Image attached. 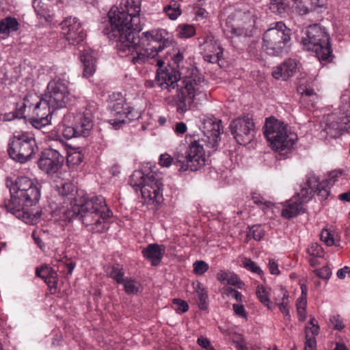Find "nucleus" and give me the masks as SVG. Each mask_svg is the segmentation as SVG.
<instances>
[{"label":"nucleus","mask_w":350,"mask_h":350,"mask_svg":"<svg viewBox=\"0 0 350 350\" xmlns=\"http://www.w3.org/2000/svg\"><path fill=\"white\" fill-rule=\"evenodd\" d=\"M140 27L137 29H103V33L110 40L116 42L119 54L127 57L135 66L150 63L158 53L172 44L168 38H165V30L146 31L139 35Z\"/></svg>","instance_id":"obj_1"},{"label":"nucleus","mask_w":350,"mask_h":350,"mask_svg":"<svg viewBox=\"0 0 350 350\" xmlns=\"http://www.w3.org/2000/svg\"><path fill=\"white\" fill-rule=\"evenodd\" d=\"M156 83L162 90L171 95L167 98L176 107V111L184 113L189 110L195 97L202 92L204 78L194 69L191 75L180 77L178 70L174 68L157 71Z\"/></svg>","instance_id":"obj_2"},{"label":"nucleus","mask_w":350,"mask_h":350,"mask_svg":"<svg viewBox=\"0 0 350 350\" xmlns=\"http://www.w3.org/2000/svg\"><path fill=\"white\" fill-rule=\"evenodd\" d=\"M5 185L10 193V198L5 199L3 202L5 210L26 224L37 223L41 213L38 211L33 213L29 207L35 205L40 200V189L38 185L27 176L16 178L8 177Z\"/></svg>","instance_id":"obj_3"},{"label":"nucleus","mask_w":350,"mask_h":350,"mask_svg":"<svg viewBox=\"0 0 350 350\" xmlns=\"http://www.w3.org/2000/svg\"><path fill=\"white\" fill-rule=\"evenodd\" d=\"M71 212L72 218L81 220L94 233L104 232L108 228L107 219L112 215L103 196L81 198L79 204L72 207Z\"/></svg>","instance_id":"obj_4"},{"label":"nucleus","mask_w":350,"mask_h":350,"mask_svg":"<svg viewBox=\"0 0 350 350\" xmlns=\"http://www.w3.org/2000/svg\"><path fill=\"white\" fill-rule=\"evenodd\" d=\"M142 0H121L120 8H113L108 12L109 29H137Z\"/></svg>","instance_id":"obj_5"},{"label":"nucleus","mask_w":350,"mask_h":350,"mask_svg":"<svg viewBox=\"0 0 350 350\" xmlns=\"http://www.w3.org/2000/svg\"><path fill=\"white\" fill-rule=\"evenodd\" d=\"M264 135L273 149L282 154L293 147L297 135L291 132L288 124L274 118H267Z\"/></svg>","instance_id":"obj_6"},{"label":"nucleus","mask_w":350,"mask_h":350,"mask_svg":"<svg viewBox=\"0 0 350 350\" xmlns=\"http://www.w3.org/2000/svg\"><path fill=\"white\" fill-rule=\"evenodd\" d=\"M301 38V43L306 49L314 51L321 62H331L334 55L329 42V35L319 25H309Z\"/></svg>","instance_id":"obj_7"},{"label":"nucleus","mask_w":350,"mask_h":350,"mask_svg":"<svg viewBox=\"0 0 350 350\" xmlns=\"http://www.w3.org/2000/svg\"><path fill=\"white\" fill-rule=\"evenodd\" d=\"M262 48L269 55H282L290 47L291 30L284 23L276 22L271 25L263 34Z\"/></svg>","instance_id":"obj_8"},{"label":"nucleus","mask_w":350,"mask_h":350,"mask_svg":"<svg viewBox=\"0 0 350 350\" xmlns=\"http://www.w3.org/2000/svg\"><path fill=\"white\" fill-rule=\"evenodd\" d=\"M189 146L184 154L179 152L175 154L176 165L179 167V171H197L205 165L206 144L202 139L196 135L189 136Z\"/></svg>","instance_id":"obj_9"},{"label":"nucleus","mask_w":350,"mask_h":350,"mask_svg":"<svg viewBox=\"0 0 350 350\" xmlns=\"http://www.w3.org/2000/svg\"><path fill=\"white\" fill-rule=\"evenodd\" d=\"M38 150L34 137L27 133L14 135L8 144V152L13 160L24 163Z\"/></svg>","instance_id":"obj_10"},{"label":"nucleus","mask_w":350,"mask_h":350,"mask_svg":"<svg viewBox=\"0 0 350 350\" xmlns=\"http://www.w3.org/2000/svg\"><path fill=\"white\" fill-rule=\"evenodd\" d=\"M66 152V144H60L58 149L53 147L45 149L40 155L38 161V167L48 174L56 173L64 162Z\"/></svg>","instance_id":"obj_11"},{"label":"nucleus","mask_w":350,"mask_h":350,"mask_svg":"<svg viewBox=\"0 0 350 350\" xmlns=\"http://www.w3.org/2000/svg\"><path fill=\"white\" fill-rule=\"evenodd\" d=\"M44 98L53 107V110L66 107L71 100L66 82L60 79L50 81L47 86V92Z\"/></svg>","instance_id":"obj_12"},{"label":"nucleus","mask_w":350,"mask_h":350,"mask_svg":"<svg viewBox=\"0 0 350 350\" xmlns=\"http://www.w3.org/2000/svg\"><path fill=\"white\" fill-rule=\"evenodd\" d=\"M229 127L232 135L239 144L246 145L254 137V123L249 115L233 120Z\"/></svg>","instance_id":"obj_13"},{"label":"nucleus","mask_w":350,"mask_h":350,"mask_svg":"<svg viewBox=\"0 0 350 350\" xmlns=\"http://www.w3.org/2000/svg\"><path fill=\"white\" fill-rule=\"evenodd\" d=\"M54 111L44 97H38V100L33 102L29 121L36 129H45L51 124V114Z\"/></svg>","instance_id":"obj_14"},{"label":"nucleus","mask_w":350,"mask_h":350,"mask_svg":"<svg viewBox=\"0 0 350 350\" xmlns=\"http://www.w3.org/2000/svg\"><path fill=\"white\" fill-rule=\"evenodd\" d=\"M95 111V105H88L83 111L78 112L75 115L67 113L64 116V122H73L75 129L78 131V135L87 137L90 135L94 126L93 113Z\"/></svg>","instance_id":"obj_15"},{"label":"nucleus","mask_w":350,"mask_h":350,"mask_svg":"<svg viewBox=\"0 0 350 350\" xmlns=\"http://www.w3.org/2000/svg\"><path fill=\"white\" fill-rule=\"evenodd\" d=\"M220 120L213 117L204 118L201 121L200 129L203 133L202 142L206 144L207 148L212 151L217 150L221 140L220 135L223 128Z\"/></svg>","instance_id":"obj_16"},{"label":"nucleus","mask_w":350,"mask_h":350,"mask_svg":"<svg viewBox=\"0 0 350 350\" xmlns=\"http://www.w3.org/2000/svg\"><path fill=\"white\" fill-rule=\"evenodd\" d=\"M230 31L237 36H252L255 31L256 16L253 12L236 11Z\"/></svg>","instance_id":"obj_17"},{"label":"nucleus","mask_w":350,"mask_h":350,"mask_svg":"<svg viewBox=\"0 0 350 350\" xmlns=\"http://www.w3.org/2000/svg\"><path fill=\"white\" fill-rule=\"evenodd\" d=\"M142 196L157 204L163 201V183L161 173L151 170L145 174V182L142 188Z\"/></svg>","instance_id":"obj_18"},{"label":"nucleus","mask_w":350,"mask_h":350,"mask_svg":"<svg viewBox=\"0 0 350 350\" xmlns=\"http://www.w3.org/2000/svg\"><path fill=\"white\" fill-rule=\"evenodd\" d=\"M62 33L70 44L77 45L84 40L86 33L76 17H66L60 24Z\"/></svg>","instance_id":"obj_19"},{"label":"nucleus","mask_w":350,"mask_h":350,"mask_svg":"<svg viewBox=\"0 0 350 350\" xmlns=\"http://www.w3.org/2000/svg\"><path fill=\"white\" fill-rule=\"evenodd\" d=\"M38 99L36 95H27L23 100L16 104L14 113L6 114L5 120L10 121L14 118H28L33 107V102Z\"/></svg>","instance_id":"obj_20"},{"label":"nucleus","mask_w":350,"mask_h":350,"mask_svg":"<svg viewBox=\"0 0 350 350\" xmlns=\"http://www.w3.org/2000/svg\"><path fill=\"white\" fill-rule=\"evenodd\" d=\"M127 104L124 98H116L111 100L109 106L111 115L113 118L109 120V123L116 129L126 123L123 118Z\"/></svg>","instance_id":"obj_21"},{"label":"nucleus","mask_w":350,"mask_h":350,"mask_svg":"<svg viewBox=\"0 0 350 350\" xmlns=\"http://www.w3.org/2000/svg\"><path fill=\"white\" fill-rule=\"evenodd\" d=\"M298 64L299 62L297 59L289 58L274 68L272 76L276 79L282 78L283 80H286L297 72Z\"/></svg>","instance_id":"obj_22"},{"label":"nucleus","mask_w":350,"mask_h":350,"mask_svg":"<svg viewBox=\"0 0 350 350\" xmlns=\"http://www.w3.org/2000/svg\"><path fill=\"white\" fill-rule=\"evenodd\" d=\"M295 11L299 15H306L318 8H323L327 0H293Z\"/></svg>","instance_id":"obj_23"},{"label":"nucleus","mask_w":350,"mask_h":350,"mask_svg":"<svg viewBox=\"0 0 350 350\" xmlns=\"http://www.w3.org/2000/svg\"><path fill=\"white\" fill-rule=\"evenodd\" d=\"M165 252V247L163 245L151 243L142 250V254L151 261L152 266H157L161 262Z\"/></svg>","instance_id":"obj_24"},{"label":"nucleus","mask_w":350,"mask_h":350,"mask_svg":"<svg viewBox=\"0 0 350 350\" xmlns=\"http://www.w3.org/2000/svg\"><path fill=\"white\" fill-rule=\"evenodd\" d=\"M306 178V185L310 189L316 192L323 199H326L328 197L329 191L326 188L324 181L321 182L319 177L313 172L308 173Z\"/></svg>","instance_id":"obj_25"},{"label":"nucleus","mask_w":350,"mask_h":350,"mask_svg":"<svg viewBox=\"0 0 350 350\" xmlns=\"http://www.w3.org/2000/svg\"><path fill=\"white\" fill-rule=\"evenodd\" d=\"M304 204L299 201L297 196H293L286 202L281 215L284 218L291 219L304 212Z\"/></svg>","instance_id":"obj_26"},{"label":"nucleus","mask_w":350,"mask_h":350,"mask_svg":"<svg viewBox=\"0 0 350 350\" xmlns=\"http://www.w3.org/2000/svg\"><path fill=\"white\" fill-rule=\"evenodd\" d=\"M338 118L339 121L336 120L334 115H329L327 117L324 131L331 137H337L341 135L342 131L345 130V125L342 121V115Z\"/></svg>","instance_id":"obj_27"},{"label":"nucleus","mask_w":350,"mask_h":350,"mask_svg":"<svg viewBox=\"0 0 350 350\" xmlns=\"http://www.w3.org/2000/svg\"><path fill=\"white\" fill-rule=\"evenodd\" d=\"M36 275L43 279L50 288L56 287L58 275L51 267L44 265L37 267Z\"/></svg>","instance_id":"obj_28"},{"label":"nucleus","mask_w":350,"mask_h":350,"mask_svg":"<svg viewBox=\"0 0 350 350\" xmlns=\"http://www.w3.org/2000/svg\"><path fill=\"white\" fill-rule=\"evenodd\" d=\"M83 63V76L85 78L92 77L96 71V58L91 52L83 51L80 55Z\"/></svg>","instance_id":"obj_29"},{"label":"nucleus","mask_w":350,"mask_h":350,"mask_svg":"<svg viewBox=\"0 0 350 350\" xmlns=\"http://www.w3.org/2000/svg\"><path fill=\"white\" fill-rule=\"evenodd\" d=\"M18 25L19 23L15 18L7 16L0 20V34L9 35L11 32L17 31Z\"/></svg>","instance_id":"obj_30"},{"label":"nucleus","mask_w":350,"mask_h":350,"mask_svg":"<svg viewBox=\"0 0 350 350\" xmlns=\"http://www.w3.org/2000/svg\"><path fill=\"white\" fill-rule=\"evenodd\" d=\"M289 3L288 0H271L269 9L271 11L281 16H284L288 10Z\"/></svg>","instance_id":"obj_31"},{"label":"nucleus","mask_w":350,"mask_h":350,"mask_svg":"<svg viewBox=\"0 0 350 350\" xmlns=\"http://www.w3.org/2000/svg\"><path fill=\"white\" fill-rule=\"evenodd\" d=\"M129 185L137 191H142V186L145 182V173L141 170L135 171L129 178Z\"/></svg>","instance_id":"obj_32"},{"label":"nucleus","mask_w":350,"mask_h":350,"mask_svg":"<svg viewBox=\"0 0 350 350\" xmlns=\"http://www.w3.org/2000/svg\"><path fill=\"white\" fill-rule=\"evenodd\" d=\"M280 292L282 295L281 302L278 304L280 312L284 314L285 319L291 320L290 311L288 309V293L283 287H280Z\"/></svg>","instance_id":"obj_33"},{"label":"nucleus","mask_w":350,"mask_h":350,"mask_svg":"<svg viewBox=\"0 0 350 350\" xmlns=\"http://www.w3.org/2000/svg\"><path fill=\"white\" fill-rule=\"evenodd\" d=\"M209 46L212 50H210V54L205 55V60L212 64L218 62L223 55V49L217 43L213 44Z\"/></svg>","instance_id":"obj_34"},{"label":"nucleus","mask_w":350,"mask_h":350,"mask_svg":"<svg viewBox=\"0 0 350 350\" xmlns=\"http://www.w3.org/2000/svg\"><path fill=\"white\" fill-rule=\"evenodd\" d=\"M107 275L113 279L118 284L124 282V270L119 265H114L109 267L107 271Z\"/></svg>","instance_id":"obj_35"},{"label":"nucleus","mask_w":350,"mask_h":350,"mask_svg":"<svg viewBox=\"0 0 350 350\" xmlns=\"http://www.w3.org/2000/svg\"><path fill=\"white\" fill-rule=\"evenodd\" d=\"M196 298L199 308L204 310L207 308L208 294L207 291L202 287L200 283H198L196 287Z\"/></svg>","instance_id":"obj_36"},{"label":"nucleus","mask_w":350,"mask_h":350,"mask_svg":"<svg viewBox=\"0 0 350 350\" xmlns=\"http://www.w3.org/2000/svg\"><path fill=\"white\" fill-rule=\"evenodd\" d=\"M340 114L342 115L345 131L350 133V103L346 101L340 105Z\"/></svg>","instance_id":"obj_37"},{"label":"nucleus","mask_w":350,"mask_h":350,"mask_svg":"<svg viewBox=\"0 0 350 350\" xmlns=\"http://www.w3.org/2000/svg\"><path fill=\"white\" fill-rule=\"evenodd\" d=\"M337 234L328 229H324L321 233V240L323 241L327 246L336 245Z\"/></svg>","instance_id":"obj_38"},{"label":"nucleus","mask_w":350,"mask_h":350,"mask_svg":"<svg viewBox=\"0 0 350 350\" xmlns=\"http://www.w3.org/2000/svg\"><path fill=\"white\" fill-rule=\"evenodd\" d=\"M121 284L124 285V291L129 295L136 294L139 291V284L134 278H126Z\"/></svg>","instance_id":"obj_39"},{"label":"nucleus","mask_w":350,"mask_h":350,"mask_svg":"<svg viewBox=\"0 0 350 350\" xmlns=\"http://www.w3.org/2000/svg\"><path fill=\"white\" fill-rule=\"evenodd\" d=\"M64 155L65 157H66V161L68 165H77L82 161L81 154L74 149L68 150L66 148V152Z\"/></svg>","instance_id":"obj_40"},{"label":"nucleus","mask_w":350,"mask_h":350,"mask_svg":"<svg viewBox=\"0 0 350 350\" xmlns=\"http://www.w3.org/2000/svg\"><path fill=\"white\" fill-rule=\"evenodd\" d=\"M164 12L171 20L176 19L181 14L179 4L174 1L164 8Z\"/></svg>","instance_id":"obj_41"},{"label":"nucleus","mask_w":350,"mask_h":350,"mask_svg":"<svg viewBox=\"0 0 350 350\" xmlns=\"http://www.w3.org/2000/svg\"><path fill=\"white\" fill-rule=\"evenodd\" d=\"M63 123V129H62V135L63 136L69 139L73 137H81L78 135V131L75 129V126L72 122L70 123L64 122V119L62 120Z\"/></svg>","instance_id":"obj_42"},{"label":"nucleus","mask_w":350,"mask_h":350,"mask_svg":"<svg viewBox=\"0 0 350 350\" xmlns=\"http://www.w3.org/2000/svg\"><path fill=\"white\" fill-rule=\"evenodd\" d=\"M177 31L178 36L185 38L193 36L196 32L194 27L187 24L179 25Z\"/></svg>","instance_id":"obj_43"},{"label":"nucleus","mask_w":350,"mask_h":350,"mask_svg":"<svg viewBox=\"0 0 350 350\" xmlns=\"http://www.w3.org/2000/svg\"><path fill=\"white\" fill-rule=\"evenodd\" d=\"M265 236V230L260 225L251 226L247 232V237H252L256 241H260Z\"/></svg>","instance_id":"obj_44"},{"label":"nucleus","mask_w":350,"mask_h":350,"mask_svg":"<svg viewBox=\"0 0 350 350\" xmlns=\"http://www.w3.org/2000/svg\"><path fill=\"white\" fill-rule=\"evenodd\" d=\"M256 295L260 301L267 306L269 309H271L270 306V300L268 296V293L262 286H258L256 288Z\"/></svg>","instance_id":"obj_45"},{"label":"nucleus","mask_w":350,"mask_h":350,"mask_svg":"<svg viewBox=\"0 0 350 350\" xmlns=\"http://www.w3.org/2000/svg\"><path fill=\"white\" fill-rule=\"evenodd\" d=\"M243 267L252 271L254 273H256L258 275H261L262 273V271L260 267L250 258H245L243 261Z\"/></svg>","instance_id":"obj_46"},{"label":"nucleus","mask_w":350,"mask_h":350,"mask_svg":"<svg viewBox=\"0 0 350 350\" xmlns=\"http://www.w3.org/2000/svg\"><path fill=\"white\" fill-rule=\"evenodd\" d=\"M141 116V112L137 109H135L133 107L130 106H126V111H124V115L123 118L126 120L127 119L129 122L133 121L135 120H137Z\"/></svg>","instance_id":"obj_47"},{"label":"nucleus","mask_w":350,"mask_h":350,"mask_svg":"<svg viewBox=\"0 0 350 350\" xmlns=\"http://www.w3.org/2000/svg\"><path fill=\"white\" fill-rule=\"evenodd\" d=\"M314 191L310 189L308 190L306 187H302L300 192L297 193L294 196H297L299 198V201H300L303 204L308 202L312 196V193Z\"/></svg>","instance_id":"obj_48"},{"label":"nucleus","mask_w":350,"mask_h":350,"mask_svg":"<svg viewBox=\"0 0 350 350\" xmlns=\"http://www.w3.org/2000/svg\"><path fill=\"white\" fill-rule=\"evenodd\" d=\"M307 253L310 256L322 257L323 250L317 243H312L308 247Z\"/></svg>","instance_id":"obj_49"},{"label":"nucleus","mask_w":350,"mask_h":350,"mask_svg":"<svg viewBox=\"0 0 350 350\" xmlns=\"http://www.w3.org/2000/svg\"><path fill=\"white\" fill-rule=\"evenodd\" d=\"M342 174V172L341 170H334L329 172L327 178L324 181L325 183L326 188L329 189V186L333 185Z\"/></svg>","instance_id":"obj_50"},{"label":"nucleus","mask_w":350,"mask_h":350,"mask_svg":"<svg viewBox=\"0 0 350 350\" xmlns=\"http://www.w3.org/2000/svg\"><path fill=\"white\" fill-rule=\"evenodd\" d=\"M193 271L197 275H202L208 269V265L203 260H197L193 265Z\"/></svg>","instance_id":"obj_51"},{"label":"nucleus","mask_w":350,"mask_h":350,"mask_svg":"<svg viewBox=\"0 0 350 350\" xmlns=\"http://www.w3.org/2000/svg\"><path fill=\"white\" fill-rule=\"evenodd\" d=\"M227 282L228 284L234 286L239 288H242L244 284L240 280L237 275L234 273L230 272L228 274Z\"/></svg>","instance_id":"obj_52"},{"label":"nucleus","mask_w":350,"mask_h":350,"mask_svg":"<svg viewBox=\"0 0 350 350\" xmlns=\"http://www.w3.org/2000/svg\"><path fill=\"white\" fill-rule=\"evenodd\" d=\"M174 159L176 160L175 158ZM173 161L174 158L167 153L161 154L160 155L159 164L162 167H169L172 165ZM175 162L176 161L174 162V164H176Z\"/></svg>","instance_id":"obj_53"},{"label":"nucleus","mask_w":350,"mask_h":350,"mask_svg":"<svg viewBox=\"0 0 350 350\" xmlns=\"http://www.w3.org/2000/svg\"><path fill=\"white\" fill-rule=\"evenodd\" d=\"M174 305L176 306V310L178 313H183L188 310L189 306L185 301L180 299H174L173 301Z\"/></svg>","instance_id":"obj_54"},{"label":"nucleus","mask_w":350,"mask_h":350,"mask_svg":"<svg viewBox=\"0 0 350 350\" xmlns=\"http://www.w3.org/2000/svg\"><path fill=\"white\" fill-rule=\"evenodd\" d=\"M319 325H306V336L307 334L312 338H314L317 335L319 334Z\"/></svg>","instance_id":"obj_55"},{"label":"nucleus","mask_w":350,"mask_h":350,"mask_svg":"<svg viewBox=\"0 0 350 350\" xmlns=\"http://www.w3.org/2000/svg\"><path fill=\"white\" fill-rule=\"evenodd\" d=\"M315 273L317 276L323 279H328L332 274L330 269L328 267H323L320 269H317Z\"/></svg>","instance_id":"obj_56"},{"label":"nucleus","mask_w":350,"mask_h":350,"mask_svg":"<svg viewBox=\"0 0 350 350\" xmlns=\"http://www.w3.org/2000/svg\"><path fill=\"white\" fill-rule=\"evenodd\" d=\"M317 342L313 337L310 338L308 334L306 336L304 350H316Z\"/></svg>","instance_id":"obj_57"},{"label":"nucleus","mask_w":350,"mask_h":350,"mask_svg":"<svg viewBox=\"0 0 350 350\" xmlns=\"http://www.w3.org/2000/svg\"><path fill=\"white\" fill-rule=\"evenodd\" d=\"M197 343L206 350H215L214 347L211 345L210 341L206 338L202 336L198 338Z\"/></svg>","instance_id":"obj_58"},{"label":"nucleus","mask_w":350,"mask_h":350,"mask_svg":"<svg viewBox=\"0 0 350 350\" xmlns=\"http://www.w3.org/2000/svg\"><path fill=\"white\" fill-rule=\"evenodd\" d=\"M232 308L234 310V313L241 317L246 318L247 317V313L245 310L244 306L242 304H234L232 305Z\"/></svg>","instance_id":"obj_59"},{"label":"nucleus","mask_w":350,"mask_h":350,"mask_svg":"<svg viewBox=\"0 0 350 350\" xmlns=\"http://www.w3.org/2000/svg\"><path fill=\"white\" fill-rule=\"evenodd\" d=\"M194 13L198 18L203 19L208 16V12L202 8L196 6L194 7Z\"/></svg>","instance_id":"obj_60"},{"label":"nucleus","mask_w":350,"mask_h":350,"mask_svg":"<svg viewBox=\"0 0 350 350\" xmlns=\"http://www.w3.org/2000/svg\"><path fill=\"white\" fill-rule=\"evenodd\" d=\"M331 322L334 326V328L338 330H341L344 328L345 325L342 321L340 319L339 316H333L330 319Z\"/></svg>","instance_id":"obj_61"},{"label":"nucleus","mask_w":350,"mask_h":350,"mask_svg":"<svg viewBox=\"0 0 350 350\" xmlns=\"http://www.w3.org/2000/svg\"><path fill=\"white\" fill-rule=\"evenodd\" d=\"M187 130V125L183 122H177L175 125L174 131L177 134H184L186 133Z\"/></svg>","instance_id":"obj_62"},{"label":"nucleus","mask_w":350,"mask_h":350,"mask_svg":"<svg viewBox=\"0 0 350 350\" xmlns=\"http://www.w3.org/2000/svg\"><path fill=\"white\" fill-rule=\"evenodd\" d=\"M252 200L254 201V203H255L257 205L264 204L266 206L269 207L271 204L270 202L266 201L262 197L260 196H253Z\"/></svg>","instance_id":"obj_63"},{"label":"nucleus","mask_w":350,"mask_h":350,"mask_svg":"<svg viewBox=\"0 0 350 350\" xmlns=\"http://www.w3.org/2000/svg\"><path fill=\"white\" fill-rule=\"evenodd\" d=\"M269 267L270 270V273L271 274L278 275L280 273V271L278 269V264L273 259H270L269 261Z\"/></svg>","instance_id":"obj_64"}]
</instances>
